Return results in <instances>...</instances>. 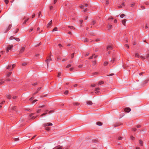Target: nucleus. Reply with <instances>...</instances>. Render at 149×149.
I'll list each match as a JSON object with an SVG mask.
<instances>
[{
  "label": "nucleus",
  "mask_w": 149,
  "mask_h": 149,
  "mask_svg": "<svg viewBox=\"0 0 149 149\" xmlns=\"http://www.w3.org/2000/svg\"><path fill=\"white\" fill-rule=\"evenodd\" d=\"M13 46V45H8L6 48V52L8 53L9 52V50H12Z\"/></svg>",
  "instance_id": "nucleus-2"
},
{
  "label": "nucleus",
  "mask_w": 149,
  "mask_h": 149,
  "mask_svg": "<svg viewBox=\"0 0 149 149\" xmlns=\"http://www.w3.org/2000/svg\"><path fill=\"white\" fill-rule=\"evenodd\" d=\"M6 68L8 69H10L12 70V67L11 65H9Z\"/></svg>",
  "instance_id": "nucleus-20"
},
{
  "label": "nucleus",
  "mask_w": 149,
  "mask_h": 149,
  "mask_svg": "<svg viewBox=\"0 0 149 149\" xmlns=\"http://www.w3.org/2000/svg\"><path fill=\"white\" fill-rule=\"evenodd\" d=\"M125 16V15L123 14H121L120 15V17H121V18H122L124 16Z\"/></svg>",
  "instance_id": "nucleus-42"
},
{
  "label": "nucleus",
  "mask_w": 149,
  "mask_h": 149,
  "mask_svg": "<svg viewBox=\"0 0 149 149\" xmlns=\"http://www.w3.org/2000/svg\"><path fill=\"white\" fill-rule=\"evenodd\" d=\"M68 27L71 29H75V28L73 26H68Z\"/></svg>",
  "instance_id": "nucleus-28"
},
{
  "label": "nucleus",
  "mask_w": 149,
  "mask_h": 149,
  "mask_svg": "<svg viewBox=\"0 0 149 149\" xmlns=\"http://www.w3.org/2000/svg\"><path fill=\"white\" fill-rule=\"evenodd\" d=\"M15 39V38L13 36H11L10 37V39L11 40H13V39Z\"/></svg>",
  "instance_id": "nucleus-33"
},
{
  "label": "nucleus",
  "mask_w": 149,
  "mask_h": 149,
  "mask_svg": "<svg viewBox=\"0 0 149 149\" xmlns=\"http://www.w3.org/2000/svg\"><path fill=\"white\" fill-rule=\"evenodd\" d=\"M33 115L34 113H31L29 115V117H30L31 118V119H34L36 117H34V116H33Z\"/></svg>",
  "instance_id": "nucleus-13"
},
{
  "label": "nucleus",
  "mask_w": 149,
  "mask_h": 149,
  "mask_svg": "<svg viewBox=\"0 0 149 149\" xmlns=\"http://www.w3.org/2000/svg\"><path fill=\"white\" fill-rule=\"evenodd\" d=\"M114 75V74H113V73H111L109 75H107V76H113V75Z\"/></svg>",
  "instance_id": "nucleus-49"
},
{
  "label": "nucleus",
  "mask_w": 149,
  "mask_h": 149,
  "mask_svg": "<svg viewBox=\"0 0 149 149\" xmlns=\"http://www.w3.org/2000/svg\"><path fill=\"white\" fill-rule=\"evenodd\" d=\"M6 97L8 99H10L11 98V96L10 95L8 94H7L6 95Z\"/></svg>",
  "instance_id": "nucleus-17"
},
{
  "label": "nucleus",
  "mask_w": 149,
  "mask_h": 149,
  "mask_svg": "<svg viewBox=\"0 0 149 149\" xmlns=\"http://www.w3.org/2000/svg\"><path fill=\"white\" fill-rule=\"evenodd\" d=\"M74 53L72 54H71V58H73L74 56Z\"/></svg>",
  "instance_id": "nucleus-37"
},
{
  "label": "nucleus",
  "mask_w": 149,
  "mask_h": 149,
  "mask_svg": "<svg viewBox=\"0 0 149 149\" xmlns=\"http://www.w3.org/2000/svg\"><path fill=\"white\" fill-rule=\"evenodd\" d=\"M41 110L40 109L38 110H37V113H39L40 111Z\"/></svg>",
  "instance_id": "nucleus-60"
},
{
  "label": "nucleus",
  "mask_w": 149,
  "mask_h": 149,
  "mask_svg": "<svg viewBox=\"0 0 149 149\" xmlns=\"http://www.w3.org/2000/svg\"><path fill=\"white\" fill-rule=\"evenodd\" d=\"M141 8L142 10L144 9H145L144 6H141Z\"/></svg>",
  "instance_id": "nucleus-43"
},
{
  "label": "nucleus",
  "mask_w": 149,
  "mask_h": 149,
  "mask_svg": "<svg viewBox=\"0 0 149 149\" xmlns=\"http://www.w3.org/2000/svg\"><path fill=\"white\" fill-rule=\"evenodd\" d=\"M41 14V12L40 11L39 12V13H38V17H39L40 16V15Z\"/></svg>",
  "instance_id": "nucleus-62"
},
{
  "label": "nucleus",
  "mask_w": 149,
  "mask_h": 149,
  "mask_svg": "<svg viewBox=\"0 0 149 149\" xmlns=\"http://www.w3.org/2000/svg\"><path fill=\"white\" fill-rule=\"evenodd\" d=\"M96 23V22L95 20H92V21L91 24L93 25H94Z\"/></svg>",
  "instance_id": "nucleus-23"
},
{
  "label": "nucleus",
  "mask_w": 149,
  "mask_h": 149,
  "mask_svg": "<svg viewBox=\"0 0 149 149\" xmlns=\"http://www.w3.org/2000/svg\"><path fill=\"white\" fill-rule=\"evenodd\" d=\"M37 101V100H34L32 102V103L33 104L35 103Z\"/></svg>",
  "instance_id": "nucleus-55"
},
{
  "label": "nucleus",
  "mask_w": 149,
  "mask_h": 149,
  "mask_svg": "<svg viewBox=\"0 0 149 149\" xmlns=\"http://www.w3.org/2000/svg\"><path fill=\"white\" fill-rule=\"evenodd\" d=\"M45 105H42V106H40L39 107V108H42V107H45Z\"/></svg>",
  "instance_id": "nucleus-57"
},
{
  "label": "nucleus",
  "mask_w": 149,
  "mask_h": 149,
  "mask_svg": "<svg viewBox=\"0 0 149 149\" xmlns=\"http://www.w3.org/2000/svg\"><path fill=\"white\" fill-rule=\"evenodd\" d=\"M146 57L148 59V60H149L148 58H149V54H147L146 55Z\"/></svg>",
  "instance_id": "nucleus-40"
},
{
  "label": "nucleus",
  "mask_w": 149,
  "mask_h": 149,
  "mask_svg": "<svg viewBox=\"0 0 149 149\" xmlns=\"http://www.w3.org/2000/svg\"><path fill=\"white\" fill-rule=\"evenodd\" d=\"M4 2L6 4H7L9 2V1L8 0H4Z\"/></svg>",
  "instance_id": "nucleus-34"
},
{
  "label": "nucleus",
  "mask_w": 149,
  "mask_h": 149,
  "mask_svg": "<svg viewBox=\"0 0 149 149\" xmlns=\"http://www.w3.org/2000/svg\"><path fill=\"white\" fill-rule=\"evenodd\" d=\"M115 61V59L114 58H113V59H112V60H111V62H112V63H113L114 61Z\"/></svg>",
  "instance_id": "nucleus-61"
},
{
  "label": "nucleus",
  "mask_w": 149,
  "mask_h": 149,
  "mask_svg": "<svg viewBox=\"0 0 149 149\" xmlns=\"http://www.w3.org/2000/svg\"><path fill=\"white\" fill-rule=\"evenodd\" d=\"M51 54H50L49 55L47 56V59L45 60V61L46 62L47 66H48V65L49 63V62L52 61V59L51 58Z\"/></svg>",
  "instance_id": "nucleus-1"
},
{
  "label": "nucleus",
  "mask_w": 149,
  "mask_h": 149,
  "mask_svg": "<svg viewBox=\"0 0 149 149\" xmlns=\"http://www.w3.org/2000/svg\"><path fill=\"white\" fill-rule=\"evenodd\" d=\"M52 23V20H51L49 22V23L47 24V28H49V26H50V25H51Z\"/></svg>",
  "instance_id": "nucleus-15"
},
{
  "label": "nucleus",
  "mask_w": 149,
  "mask_h": 149,
  "mask_svg": "<svg viewBox=\"0 0 149 149\" xmlns=\"http://www.w3.org/2000/svg\"><path fill=\"white\" fill-rule=\"evenodd\" d=\"M45 130L47 131H49L50 130V127H46L45 128Z\"/></svg>",
  "instance_id": "nucleus-29"
},
{
  "label": "nucleus",
  "mask_w": 149,
  "mask_h": 149,
  "mask_svg": "<svg viewBox=\"0 0 149 149\" xmlns=\"http://www.w3.org/2000/svg\"><path fill=\"white\" fill-rule=\"evenodd\" d=\"M29 18H27V19H25V21H24V22L23 23V24H25L26 22L29 20Z\"/></svg>",
  "instance_id": "nucleus-25"
},
{
  "label": "nucleus",
  "mask_w": 149,
  "mask_h": 149,
  "mask_svg": "<svg viewBox=\"0 0 149 149\" xmlns=\"http://www.w3.org/2000/svg\"><path fill=\"white\" fill-rule=\"evenodd\" d=\"M57 28L56 27H55L54 28L53 30H52V31L53 32H54V31H57Z\"/></svg>",
  "instance_id": "nucleus-35"
},
{
  "label": "nucleus",
  "mask_w": 149,
  "mask_h": 149,
  "mask_svg": "<svg viewBox=\"0 0 149 149\" xmlns=\"http://www.w3.org/2000/svg\"><path fill=\"white\" fill-rule=\"evenodd\" d=\"M94 55H95V54H93V56H90V57H89V59H92V58H93V56Z\"/></svg>",
  "instance_id": "nucleus-59"
},
{
  "label": "nucleus",
  "mask_w": 149,
  "mask_h": 149,
  "mask_svg": "<svg viewBox=\"0 0 149 149\" xmlns=\"http://www.w3.org/2000/svg\"><path fill=\"white\" fill-rule=\"evenodd\" d=\"M12 72H10L7 74V77H8L10 76Z\"/></svg>",
  "instance_id": "nucleus-18"
},
{
  "label": "nucleus",
  "mask_w": 149,
  "mask_h": 149,
  "mask_svg": "<svg viewBox=\"0 0 149 149\" xmlns=\"http://www.w3.org/2000/svg\"><path fill=\"white\" fill-rule=\"evenodd\" d=\"M38 93V92L37 91L36 92L34 93H33V95H35L37 93Z\"/></svg>",
  "instance_id": "nucleus-56"
},
{
  "label": "nucleus",
  "mask_w": 149,
  "mask_h": 149,
  "mask_svg": "<svg viewBox=\"0 0 149 149\" xmlns=\"http://www.w3.org/2000/svg\"><path fill=\"white\" fill-rule=\"evenodd\" d=\"M47 112H46V113H44L41 115V116H42L44 115H45L47 114Z\"/></svg>",
  "instance_id": "nucleus-51"
},
{
  "label": "nucleus",
  "mask_w": 149,
  "mask_h": 149,
  "mask_svg": "<svg viewBox=\"0 0 149 149\" xmlns=\"http://www.w3.org/2000/svg\"><path fill=\"white\" fill-rule=\"evenodd\" d=\"M15 39L17 41L19 42L20 40V39L19 38H15Z\"/></svg>",
  "instance_id": "nucleus-36"
},
{
  "label": "nucleus",
  "mask_w": 149,
  "mask_h": 149,
  "mask_svg": "<svg viewBox=\"0 0 149 149\" xmlns=\"http://www.w3.org/2000/svg\"><path fill=\"white\" fill-rule=\"evenodd\" d=\"M108 64V63L107 61H105L104 63V66H107Z\"/></svg>",
  "instance_id": "nucleus-24"
},
{
  "label": "nucleus",
  "mask_w": 149,
  "mask_h": 149,
  "mask_svg": "<svg viewBox=\"0 0 149 149\" xmlns=\"http://www.w3.org/2000/svg\"><path fill=\"white\" fill-rule=\"evenodd\" d=\"M41 88V87H39V88H38V89H37V91H38H38L40 90Z\"/></svg>",
  "instance_id": "nucleus-54"
},
{
  "label": "nucleus",
  "mask_w": 149,
  "mask_h": 149,
  "mask_svg": "<svg viewBox=\"0 0 149 149\" xmlns=\"http://www.w3.org/2000/svg\"><path fill=\"white\" fill-rule=\"evenodd\" d=\"M97 125L99 126H101L102 125V123L101 122H97L96 123Z\"/></svg>",
  "instance_id": "nucleus-16"
},
{
  "label": "nucleus",
  "mask_w": 149,
  "mask_h": 149,
  "mask_svg": "<svg viewBox=\"0 0 149 149\" xmlns=\"http://www.w3.org/2000/svg\"><path fill=\"white\" fill-rule=\"evenodd\" d=\"M12 26V25L11 24H10L9 26H8V27L7 28L6 30L5 31V33H6L8 31H9L10 29H11Z\"/></svg>",
  "instance_id": "nucleus-7"
},
{
  "label": "nucleus",
  "mask_w": 149,
  "mask_h": 149,
  "mask_svg": "<svg viewBox=\"0 0 149 149\" xmlns=\"http://www.w3.org/2000/svg\"><path fill=\"white\" fill-rule=\"evenodd\" d=\"M112 28V25H111L109 24L108 25L107 28L109 30L111 29Z\"/></svg>",
  "instance_id": "nucleus-11"
},
{
  "label": "nucleus",
  "mask_w": 149,
  "mask_h": 149,
  "mask_svg": "<svg viewBox=\"0 0 149 149\" xmlns=\"http://www.w3.org/2000/svg\"><path fill=\"white\" fill-rule=\"evenodd\" d=\"M83 41L84 42H88V40L86 38H85L84 39Z\"/></svg>",
  "instance_id": "nucleus-31"
},
{
  "label": "nucleus",
  "mask_w": 149,
  "mask_h": 149,
  "mask_svg": "<svg viewBox=\"0 0 149 149\" xmlns=\"http://www.w3.org/2000/svg\"><path fill=\"white\" fill-rule=\"evenodd\" d=\"M135 57H136L139 58V55L138 53H136L135 54Z\"/></svg>",
  "instance_id": "nucleus-19"
},
{
  "label": "nucleus",
  "mask_w": 149,
  "mask_h": 149,
  "mask_svg": "<svg viewBox=\"0 0 149 149\" xmlns=\"http://www.w3.org/2000/svg\"><path fill=\"white\" fill-rule=\"evenodd\" d=\"M124 111L127 113H128L131 111V109L129 107H126L124 109Z\"/></svg>",
  "instance_id": "nucleus-5"
},
{
  "label": "nucleus",
  "mask_w": 149,
  "mask_h": 149,
  "mask_svg": "<svg viewBox=\"0 0 149 149\" xmlns=\"http://www.w3.org/2000/svg\"><path fill=\"white\" fill-rule=\"evenodd\" d=\"M61 72H59L58 74V77H59L61 75Z\"/></svg>",
  "instance_id": "nucleus-58"
},
{
  "label": "nucleus",
  "mask_w": 149,
  "mask_h": 149,
  "mask_svg": "<svg viewBox=\"0 0 149 149\" xmlns=\"http://www.w3.org/2000/svg\"><path fill=\"white\" fill-rule=\"evenodd\" d=\"M112 49V47L111 45H108L107 47V50H111Z\"/></svg>",
  "instance_id": "nucleus-9"
},
{
  "label": "nucleus",
  "mask_w": 149,
  "mask_h": 149,
  "mask_svg": "<svg viewBox=\"0 0 149 149\" xmlns=\"http://www.w3.org/2000/svg\"><path fill=\"white\" fill-rule=\"evenodd\" d=\"M54 112V111L53 110H50V111H49V113H53Z\"/></svg>",
  "instance_id": "nucleus-47"
},
{
  "label": "nucleus",
  "mask_w": 149,
  "mask_h": 149,
  "mask_svg": "<svg viewBox=\"0 0 149 149\" xmlns=\"http://www.w3.org/2000/svg\"><path fill=\"white\" fill-rule=\"evenodd\" d=\"M148 80H146L144 81L143 83L146 84L148 82Z\"/></svg>",
  "instance_id": "nucleus-45"
},
{
  "label": "nucleus",
  "mask_w": 149,
  "mask_h": 149,
  "mask_svg": "<svg viewBox=\"0 0 149 149\" xmlns=\"http://www.w3.org/2000/svg\"><path fill=\"white\" fill-rule=\"evenodd\" d=\"M25 46H24L21 47L19 51V54H22L24 52L25 49Z\"/></svg>",
  "instance_id": "nucleus-3"
},
{
  "label": "nucleus",
  "mask_w": 149,
  "mask_h": 149,
  "mask_svg": "<svg viewBox=\"0 0 149 149\" xmlns=\"http://www.w3.org/2000/svg\"><path fill=\"white\" fill-rule=\"evenodd\" d=\"M34 98V97H32L30 98V100H33Z\"/></svg>",
  "instance_id": "nucleus-63"
},
{
  "label": "nucleus",
  "mask_w": 149,
  "mask_h": 149,
  "mask_svg": "<svg viewBox=\"0 0 149 149\" xmlns=\"http://www.w3.org/2000/svg\"><path fill=\"white\" fill-rule=\"evenodd\" d=\"M19 140V138H15L14 139V140L15 141H17Z\"/></svg>",
  "instance_id": "nucleus-48"
},
{
  "label": "nucleus",
  "mask_w": 149,
  "mask_h": 149,
  "mask_svg": "<svg viewBox=\"0 0 149 149\" xmlns=\"http://www.w3.org/2000/svg\"><path fill=\"white\" fill-rule=\"evenodd\" d=\"M126 20L125 19H123L122 20V24L124 26H125V23L126 22Z\"/></svg>",
  "instance_id": "nucleus-12"
},
{
  "label": "nucleus",
  "mask_w": 149,
  "mask_h": 149,
  "mask_svg": "<svg viewBox=\"0 0 149 149\" xmlns=\"http://www.w3.org/2000/svg\"><path fill=\"white\" fill-rule=\"evenodd\" d=\"M135 3H133L131 4L130 6L132 7H133L135 6Z\"/></svg>",
  "instance_id": "nucleus-32"
},
{
  "label": "nucleus",
  "mask_w": 149,
  "mask_h": 149,
  "mask_svg": "<svg viewBox=\"0 0 149 149\" xmlns=\"http://www.w3.org/2000/svg\"><path fill=\"white\" fill-rule=\"evenodd\" d=\"M87 104L88 105H92L93 104L92 102L91 101H88L86 102Z\"/></svg>",
  "instance_id": "nucleus-10"
},
{
  "label": "nucleus",
  "mask_w": 149,
  "mask_h": 149,
  "mask_svg": "<svg viewBox=\"0 0 149 149\" xmlns=\"http://www.w3.org/2000/svg\"><path fill=\"white\" fill-rule=\"evenodd\" d=\"M109 3V1L108 0H106V4H108Z\"/></svg>",
  "instance_id": "nucleus-52"
},
{
  "label": "nucleus",
  "mask_w": 149,
  "mask_h": 149,
  "mask_svg": "<svg viewBox=\"0 0 149 149\" xmlns=\"http://www.w3.org/2000/svg\"><path fill=\"white\" fill-rule=\"evenodd\" d=\"M140 57L143 60H144L145 59V58L144 57L142 56H141Z\"/></svg>",
  "instance_id": "nucleus-39"
},
{
  "label": "nucleus",
  "mask_w": 149,
  "mask_h": 149,
  "mask_svg": "<svg viewBox=\"0 0 149 149\" xmlns=\"http://www.w3.org/2000/svg\"><path fill=\"white\" fill-rule=\"evenodd\" d=\"M15 64H13L12 65V70L15 67Z\"/></svg>",
  "instance_id": "nucleus-50"
},
{
  "label": "nucleus",
  "mask_w": 149,
  "mask_h": 149,
  "mask_svg": "<svg viewBox=\"0 0 149 149\" xmlns=\"http://www.w3.org/2000/svg\"><path fill=\"white\" fill-rule=\"evenodd\" d=\"M130 138H131V139H132V140H134V137L133 136H131L130 137Z\"/></svg>",
  "instance_id": "nucleus-53"
},
{
  "label": "nucleus",
  "mask_w": 149,
  "mask_h": 149,
  "mask_svg": "<svg viewBox=\"0 0 149 149\" xmlns=\"http://www.w3.org/2000/svg\"><path fill=\"white\" fill-rule=\"evenodd\" d=\"M68 93V91H66L64 92V94L65 95H67Z\"/></svg>",
  "instance_id": "nucleus-44"
},
{
  "label": "nucleus",
  "mask_w": 149,
  "mask_h": 149,
  "mask_svg": "<svg viewBox=\"0 0 149 149\" xmlns=\"http://www.w3.org/2000/svg\"><path fill=\"white\" fill-rule=\"evenodd\" d=\"M96 60H95L93 62V65H95L96 64Z\"/></svg>",
  "instance_id": "nucleus-30"
},
{
  "label": "nucleus",
  "mask_w": 149,
  "mask_h": 149,
  "mask_svg": "<svg viewBox=\"0 0 149 149\" xmlns=\"http://www.w3.org/2000/svg\"><path fill=\"white\" fill-rule=\"evenodd\" d=\"M104 81H99L98 83L99 85H101L104 84Z\"/></svg>",
  "instance_id": "nucleus-26"
},
{
  "label": "nucleus",
  "mask_w": 149,
  "mask_h": 149,
  "mask_svg": "<svg viewBox=\"0 0 149 149\" xmlns=\"http://www.w3.org/2000/svg\"><path fill=\"white\" fill-rule=\"evenodd\" d=\"M53 125V124L51 123H45L43 124V126L44 127H46L47 126H50Z\"/></svg>",
  "instance_id": "nucleus-4"
},
{
  "label": "nucleus",
  "mask_w": 149,
  "mask_h": 149,
  "mask_svg": "<svg viewBox=\"0 0 149 149\" xmlns=\"http://www.w3.org/2000/svg\"><path fill=\"white\" fill-rule=\"evenodd\" d=\"M35 16V14H33L32 15V18H34Z\"/></svg>",
  "instance_id": "nucleus-64"
},
{
  "label": "nucleus",
  "mask_w": 149,
  "mask_h": 149,
  "mask_svg": "<svg viewBox=\"0 0 149 149\" xmlns=\"http://www.w3.org/2000/svg\"><path fill=\"white\" fill-rule=\"evenodd\" d=\"M53 8V7L52 6H50L49 8H50V10H52Z\"/></svg>",
  "instance_id": "nucleus-41"
},
{
  "label": "nucleus",
  "mask_w": 149,
  "mask_h": 149,
  "mask_svg": "<svg viewBox=\"0 0 149 149\" xmlns=\"http://www.w3.org/2000/svg\"><path fill=\"white\" fill-rule=\"evenodd\" d=\"M69 57L66 58H64L63 59V60H62V61H65L66 60H68L69 59Z\"/></svg>",
  "instance_id": "nucleus-22"
},
{
  "label": "nucleus",
  "mask_w": 149,
  "mask_h": 149,
  "mask_svg": "<svg viewBox=\"0 0 149 149\" xmlns=\"http://www.w3.org/2000/svg\"><path fill=\"white\" fill-rule=\"evenodd\" d=\"M4 82V81H2L0 82V85H1L3 84Z\"/></svg>",
  "instance_id": "nucleus-46"
},
{
  "label": "nucleus",
  "mask_w": 149,
  "mask_h": 149,
  "mask_svg": "<svg viewBox=\"0 0 149 149\" xmlns=\"http://www.w3.org/2000/svg\"><path fill=\"white\" fill-rule=\"evenodd\" d=\"M63 148L62 146H56L54 148H53V149H63Z\"/></svg>",
  "instance_id": "nucleus-6"
},
{
  "label": "nucleus",
  "mask_w": 149,
  "mask_h": 149,
  "mask_svg": "<svg viewBox=\"0 0 149 149\" xmlns=\"http://www.w3.org/2000/svg\"><path fill=\"white\" fill-rule=\"evenodd\" d=\"M139 143L141 145V146H143V141H142V140L141 139L139 140Z\"/></svg>",
  "instance_id": "nucleus-27"
},
{
  "label": "nucleus",
  "mask_w": 149,
  "mask_h": 149,
  "mask_svg": "<svg viewBox=\"0 0 149 149\" xmlns=\"http://www.w3.org/2000/svg\"><path fill=\"white\" fill-rule=\"evenodd\" d=\"M73 104L74 105L78 106L80 104L77 102H74L73 103Z\"/></svg>",
  "instance_id": "nucleus-21"
},
{
  "label": "nucleus",
  "mask_w": 149,
  "mask_h": 149,
  "mask_svg": "<svg viewBox=\"0 0 149 149\" xmlns=\"http://www.w3.org/2000/svg\"><path fill=\"white\" fill-rule=\"evenodd\" d=\"M71 66V65L70 64H68L66 66V68H69Z\"/></svg>",
  "instance_id": "nucleus-38"
},
{
  "label": "nucleus",
  "mask_w": 149,
  "mask_h": 149,
  "mask_svg": "<svg viewBox=\"0 0 149 149\" xmlns=\"http://www.w3.org/2000/svg\"><path fill=\"white\" fill-rule=\"evenodd\" d=\"M99 90L100 88H95V91H96V92H95V93L97 94L98 93H99L100 91H98Z\"/></svg>",
  "instance_id": "nucleus-14"
},
{
  "label": "nucleus",
  "mask_w": 149,
  "mask_h": 149,
  "mask_svg": "<svg viewBox=\"0 0 149 149\" xmlns=\"http://www.w3.org/2000/svg\"><path fill=\"white\" fill-rule=\"evenodd\" d=\"M88 6V5L87 4H85V6H84L83 5H82L81 6H80V8L81 9H83L84 8V7H87Z\"/></svg>",
  "instance_id": "nucleus-8"
}]
</instances>
